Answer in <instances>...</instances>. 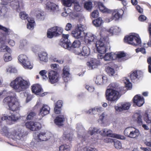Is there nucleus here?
<instances>
[{"instance_id":"nucleus-1","label":"nucleus","mask_w":151,"mask_h":151,"mask_svg":"<svg viewBox=\"0 0 151 151\" xmlns=\"http://www.w3.org/2000/svg\"><path fill=\"white\" fill-rule=\"evenodd\" d=\"M4 104L8 105L10 109L13 111L11 116L4 115L1 117L0 124L2 121L6 120L9 124H12V122L16 121L20 117L19 111L21 108L20 102L15 93L13 96H8L5 98L3 101Z\"/></svg>"},{"instance_id":"nucleus-2","label":"nucleus","mask_w":151,"mask_h":151,"mask_svg":"<svg viewBox=\"0 0 151 151\" xmlns=\"http://www.w3.org/2000/svg\"><path fill=\"white\" fill-rule=\"evenodd\" d=\"M30 85L28 81L24 79L21 77H17L12 81L10 86L17 92H20L26 89Z\"/></svg>"},{"instance_id":"nucleus-3","label":"nucleus","mask_w":151,"mask_h":151,"mask_svg":"<svg viewBox=\"0 0 151 151\" xmlns=\"http://www.w3.org/2000/svg\"><path fill=\"white\" fill-rule=\"evenodd\" d=\"M117 85L114 83L110 84L105 92L106 99L111 102H116L120 97L119 92L116 90Z\"/></svg>"},{"instance_id":"nucleus-4","label":"nucleus","mask_w":151,"mask_h":151,"mask_svg":"<svg viewBox=\"0 0 151 151\" xmlns=\"http://www.w3.org/2000/svg\"><path fill=\"white\" fill-rule=\"evenodd\" d=\"M0 132L3 135L17 142L19 140H22L24 137L21 130H14L9 132L8 129L6 127L1 129Z\"/></svg>"},{"instance_id":"nucleus-5","label":"nucleus","mask_w":151,"mask_h":151,"mask_svg":"<svg viewBox=\"0 0 151 151\" xmlns=\"http://www.w3.org/2000/svg\"><path fill=\"white\" fill-rule=\"evenodd\" d=\"M124 41L133 46H140L141 44V41L139 35L134 33H132L129 35L125 37Z\"/></svg>"},{"instance_id":"nucleus-6","label":"nucleus","mask_w":151,"mask_h":151,"mask_svg":"<svg viewBox=\"0 0 151 151\" xmlns=\"http://www.w3.org/2000/svg\"><path fill=\"white\" fill-rule=\"evenodd\" d=\"M50 136L44 132H40L34 137V138L31 142L32 145L36 146L39 142L46 141L50 139Z\"/></svg>"},{"instance_id":"nucleus-7","label":"nucleus","mask_w":151,"mask_h":151,"mask_svg":"<svg viewBox=\"0 0 151 151\" xmlns=\"http://www.w3.org/2000/svg\"><path fill=\"white\" fill-rule=\"evenodd\" d=\"M124 135L132 139H136L139 136L140 132L139 130L133 127H129L124 130Z\"/></svg>"},{"instance_id":"nucleus-8","label":"nucleus","mask_w":151,"mask_h":151,"mask_svg":"<svg viewBox=\"0 0 151 151\" xmlns=\"http://www.w3.org/2000/svg\"><path fill=\"white\" fill-rule=\"evenodd\" d=\"M86 29V26L84 25L78 24L76 29L72 32L73 36L76 39L83 37L85 34L84 31Z\"/></svg>"},{"instance_id":"nucleus-9","label":"nucleus","mask_w":151,"mask_h":151,"mask_svg":"<svg viewBox=\"0 0 151 151\" xmlns=\"http://www.w3.org/2000/svg\"><path fill=\"white\" fill-rule=\"evenodd\" d=\"M99 133L103 136H108L122 140H124L126 139V137L120 134H114L111 130L108 129H103L99 131Z\"/></svg>"},{"instance_id":"nucleus-10","label":"nucleus","mask_w":151,"mask_h":151,"mask_svg":"<svg viewBox=\"0 0 151 151\" xmlns=\"http://www.w3.org/2000/svg\"><path fill=\"white\" fill-rule=\"evenodd\" d=\"M105 44L109 45V43L106 42V40L104 39L102 37L95 43L97 50L99 53L104 54L106 52L107 48L105 45Z\"/></svg>"},{"instance_id":"nucleus-11","label":"nucleus","mask_w":151,"mask_h":151,"mask_svg":"<svg viewBox=\"0 0 151 151\" xmlns=\"http://www.w3.org/2000/svg\"><path fill=\"white\" fill-rule=\"evenodd\" d=\"M63 29L59 27H54L48 29L47 32V37L52 38L54 36H58L63 32Z\"/></svg>"},{"instance_id":"nucleus-12","label":"nucleus","mask_w":151,"mask_h":151,"mask_svg":"<svg viewBox=\"0 0 151 151\" xmlns=\"http://www.w3.org/2000/svg\"><path fill=\"white\" fill-rule=\"evenodd\" d=\"M83 37L85 42L87 44H94L99 40L96 36L90 32L85 33Z\"/></svg>"},{"instance_id":"nucleus-13","label":"nucleus","mask_w":151,"mask_h":151,"mask_svg":"<svg viewBox=\"0 0 151 151\" xmlns=\"http://www.w3.org/2000/svg\"><path fill=\"white\" fill-rule=\"evenodd\" d=\"M124 13V11L122 9L115 10L112 13V17L106 19L105 22L108 23L114 19L115 21L118 20L122 17Z\"/></svg>"},{"instance_id":"nucleus-14","label":"nucleus","mask_w":151,"mask_h":151,"mask_svg":"<svg viewBox=\"0 0 151 151\" xmlns=\"http://www.w3.org/2000/svg\"><path fill=\"white\" fill-rule=\"evenodd\" d=\"M69 35L63 34L62 38L59 43V44L62 47L65 49H67L69 50H72V47L70 40L68 39Z\"/></svg>"},{"instance_id":"nucleus-15","label":"nucleus","mask_w":151,"mask_h":151,"mask_svg":"<svg viewBox=\"0 0 151 151\" xmlns=\"http://www.w3.org/2000/svg\"><path fill=\"white\" fill-rule=\"evenodd\" d=\"M45 8L48 10L55 13H58L60 11L58 5L50 1H48L45 4Z\"/></svg>"},{"instance_id":"nucleus-16","label":"nucleus","mask_w":151,"mask_h":151,"mask_svg":"<svg viewBox=\"0 0 151 151\" xmlns=\"http://www.w3.org/2000/svg\"><path fill=\"white\" fill-rule=\"evenodd\" d=\"M48 81L51 84L58 82L59 80V75L56 71L50 70L48 73Z\"/></svg>"},{"instance_id":"nucleus-17","label":"nucleus","mask_w":151,"mask_h":151,"mask_svg":"<svg viewBox=\"0 0 151 151\" xmlns=\"http://www.w3.org/2000/svg\"><path fill=\"white\" fill-rule=\"evenodd\" d=\"M32 91L33 93L40 96H43L47 95V93L43 92L41 86L38 84L33 85L31 87Z\"/></svg>"},{"instance_id":"nucleus-18","label":"nucleus","mask_w":151,"mask_h":151,"mask_svg":"<svg viewBox=\"0 0 151 151\" xmlns=\"http://www.w3.org/2000/svg\"><path fill=\"white\" fill-rule=\"evenodd\" d=\"M76 128L77 130L78 137L82 142L85 141L86 134L84 128L80 124H77Z\"/></svg>"},{"instance_id":"nucleus-19","label":"nucleus","mask_w":151,"mask_h":151,"mask_svg":"<svg viewBox=\"0 0 151 151\" xmlns=\"http://www.w3.org/2000/svg\"><path fill=\"white\" fill-rule=\"evenodd\" d=\"M25 125L27 128L32 131L38 130L41 127V124L37 122H28L26 123Z\"/></svg>"},{"instance_id":"nucleus-20","label":"nucleus","mask_w":151,"mask_h":151,"mask_svg":"<svg viewBox=\"0 0 151 151\" xmlns=\"http://www.w3.org/2000/svg\"><path fill=\"white\" fill-rule=\"evenodd\" d=\"M32 13L39 20H43L45 19V13L44 11L41 9H35L32 11Z\"/></svg>"},{"instance_id":"nucleus-21","label":"nucleus","mask_w":151,"mask_h":151,"mask_svg":"<svg viewBox=\"0 0 151 151\" xmlns=\"http://www.w3.org/2000/svg\"><path fill=\"white\" fill-rule=\"evenodd\" d=\"M131 106L129 103H122L118 104L117 106H115V110L118 111H121L123 110H127Z\"/></svg>"},{"instance_id":"nucleus-22","label":"nucleus","mask_w":151,"mask_h":151,"mask_svg":"<svg viewBox=\"0 0 151 151\" xmlns=\"http://www.w3.org/2000/svg\"><path fill=\"white\" fill-rule=\"evenodd\" d=\"M100 64V62L96 59H92L87 63V66L90 70L97 68Z\"/></svg>"},{"instance_id":"nucleus-23","label":"nucleus","mask_w":151,"mask_h":151,"mask_svg":"<svg viewBox=\"0 0 151 151\" xmlns=\"http://www.w3.org/2000/svg\"><path fill=\"white\" fill-rule=\"evenodd\" d=\"M142 73L139 70H135L132 71L130 74L131 80L134 82L139 79L142 76Z\"/></svg>"},{"instance_id":"nucleus-24","label":"nucleus","mask_w":151,"mask_h":151,"mask_svg":"<svg viewBox=\"0 0 151 151\" xmlns=\"http://www.w3.org/2000/svg\"><path fill=\"white\" fill-rule=\"evenodd\" d=\"M100 131L99 129L95 127H90L87 131V135L89 134L91 136L93 135L95 136L93 140L96 141L98 138V137L96 134Z\"/></svg>"},{"instance_id":"nucleus-25","label":"nucleus","mask_w":151,"mask_h":151,"mask_svg":"<svg viewBox=\"0 0 151 151\" xmlns=\"http://www.w3.org/2000/svg\"><path fill=\"white\" fill-rule=\"evenodd\" d=\"M133 101L134 103L138 106H142L144 103V99L143 97L138 95L134 96Z\"/></svg>"},{"instance_id":"nucleus-26","label":"nucleus","mask_w":151,"mask_h":151,"mask_svg":"<svg viewBox=\"0 0 151 151\" xmlns=\"http://www.w3.org/2000/svg\"><path fill=\"white\" fill-rule=\"evenodd\" d=\"M39 60L40 62L47 63L48 61V54L45 52L43 51L38 54Z\"/></svg>"},{"instance_id":"nucleus-27","label":"nucleus","mask_w":151,"mask_h":151,"mask_svg":"<svg viewBox=\"0 0 151 151\" xmlns=\"http://www.w3.org/2000/svg\"><path fill=\"white\" fill-rule=\"evenodd\" d=\"M69 68L67 66H65L63 69V77L64 81L68 82L70 79V73Z\"/></svg>"},{"instance_id":"nucleus-28","label":"nucleus","mask_w":151,"mask_h":151,"mask_svg":"<svg viewBox=\"0 0 151 151\" xmlns=\"http://www.w3.org/2000/svg\"><path fill=\"white\" fill-rule=\"evenodd\" d=\"M50 108L47 105H44L40 110L39 115L42 116L47 115L50 113Z\"/></svg>"},{"instance_id":"nucleus-29","label":"nucleus","mask_w":151,"mask_h":151,"mask_svg":"<svg viewBox=\"0 0 151 151\" xmlns=\"http://www.w3.org/2000/svg\"><path fill=\"white\" fill-rule=\"evenodd\" d=\"M107 78L105 76L99 75L96 76L95 82L98 85H101L107 82Z\"/></svg>"},{"instance_id":"nucleus-30","label":"nucleus","mask_w":151,"mask_h":151,"mask_svg":"<svg viewBox=\"0 0 151 151\" xmlns=\"http://www.w3.org/2000/svg\"><path fill=\"white\" fill-rule=\"evenodd\" d=\"M113 28L112 27L108 29L105 28H102L100 32V36L103 37V35H105L106 34H108V33L110 34L111 35H113Z\"/></svg>"},{"instance_id":"nucleus-31","label":"nucleus","mask_w":151,"mask_h":151,"mask_svg":"<svg viewBox=\"0 0 151 151\" xmlns=\"http://www.w3.org/2000/svg\"><path fill=\"white\" fill-rule=\"evenodd\" d=\"M11 6L17 11L19 12L23 8V4L22 2L12 1L11 4Z\"/></svg>"},{"instance_id":"nucleus-32","label":"nucleus","mask_w":151,"mask_h":151,"mask_svg":"<svg viewBox=\"0 0 151 151\" xmlns=\"http://www.w3.org/2000/svg\"><path fill=\"white\" fill-rule=\"evenodd\" d=\"M65 118L63 115H60L56 118L55 119V123L58 126H62L63 124Z\"/></svg>"},{"instance_id":"nucleus-33","label":"nucleus","mask_w":151,"mask_h":151,"mask_svg":"<svg viewBox=\"0 0 151 151\" xmlns=\"http://www.w3.org/2000/svg\"><path fill=\"white\" fill-rule=\"evenodd\" d=\"M116 55L115 53L111 52L106 53L104 55V60L105 61H111L116 59Z\"/></svg>"},{"instance_id":"nucleus-34","label":"nucleus","mask_w":151,"mask_h":151,"mask_svg":"<svg viewBox=\"0 0 151 151\" xmlns=\"http://www.w3.org/2000/svg\"><path fill=\"white\" fill-rule=\"evenodd\" d=\"M86 144L85 145L86 146L83 148L84 151H98L97 149L91 145L90 143L87 141L86 142Z\"/></svg>"},{"instance_id":"nucleus-35","label":"nucleus","mask_w":151,"mask_h":151,"mask_svg":"<svg viewBox=\"0 0 151 151\" xmlns=\"http://www.w3.org/2000/svg\"><path fill=\"white\" fill-rule=\"evenodd\" d=\"M98 5L101 12L106 13H109L111 12V10L105 7L102 3L99 2L98 3Z\"/></svg>"},{"instance_id":"nucleus-36","label":"nucleus","mask_w":151,"mask_h":151,"mask_svg":"<svg viewBox=\"0 0 151 151\" xmlns=\"http://www.w3.org/2000/svg\"><path fill=\"white\" fill-rule=\"evenodd\" d=\"M28 23L27 24V29L32 30L34 28V26L35 24V21L33 18L29 17L27 19Z\"/></svg>"},{"instance_id":"nucleus-37","label":"nucleus","mask_w":151,"mask_h":151,"mask_svg":"<svg viewBox=\"0 0 151 151\" xmlns=\"http://www.w3.org/2000/svg\"><path fill=\"white\" fill-rule=\"evenodd\" d=\"M145 121L147 123L149 124L151 122V111H146L144 115Z\"/></svg>"},{"instance_id":"nucleus-38","label":"nucleus","mask_w":151,"mask_h":151,"mask_svg":"<svg viewBox=\"0 0 151 151\" xmlns=\"http://www.w3.org/2000/svg\"><path fill=\"white\" fill-rule=\"evenodd\" d=\"M18 60L20 63L22 64L29 59L26 55L21 54L18 56Z\"/></svg>"},{"instance_id":"nucleus-39","label":"nucleus","mask_w":151,"mask_h":151,"mask_svg":"<svg viewBox=\"0 0 151 151\" xmlns=\"http://www.w3.org/2000/svg\"><path fill=\"white\" fill-rule=\"evenodd\" d=\"M22 65L23 68L26 69H31L33 66V64L31 63L29 60L23 63Z\"/></svg>"},{"instance_id":"nucleus-40","label":"nucleus","mask_w":151,"mask_h":151,"mask_svg":"<svg viewBox=\"0 0 151 151\" xmlns=\"http://www.w3.org/2000/svg\"><path fill=\"white\" fill-rule=\"evenodd\" d=\"M20 44L19 46V48L22 50H24L25 47L27 44V41L24 39L21 40L19 42Z\"/></svg>"},{"instance_id":"nucleus-41","label":"nucleus","mask_w":151,"mask_h":151,"mask_svg":"<svg viewBox=\"0 0 151 151\" xmlns=\"http://www.w3.org/2000/svg\"><path fill=\"white\" fill-rule=\"evenodd\" d=\"M70 147L67 144H63L59 147V151H70Z\"/></svg>"},{"instance_id":"nucleus-42","label":"nucleus","mask_w":151,"mask_h":151,"mask_svg":"<svg viewBox=\"0 0 151 151\" xmlns=\"http://www.w3.org/2000/svg\"><path fill=\"white\" fill-rule=\"evenodd\" d=\"M103 23V21L101 17L93 21V24L96 27L100 26Z\"/></svg>"},{"instance_id":"nucleus-43","label":"nucleus","mask_w":151,"mask_h":151,"mask_svg":"<svg viewBox=\"0 0 151 151\" xmlns=\"http://www.w3.org/2000/svg\"><path fill=\"white\" fill-rule=\"evenodd\" d=\"M75 0H62L63 4L65 6L69 7L71 6L72 3H73Z\"/></svg>"},{"instance_id":"nucleus-44","label":"nucleus","mask_w":151,"mask_h":151,"mask_svg":"<svg viewBox=\"0 0 151 151\" xmlns=\"http://www.w3.org/2000/svg\"><path fill=\"white\" fill-rule=\"evenodd\" d=\"M73 3L74 10L77 12H80L82 9V5L79 4L76 0H75V1Z\"/></svg>"},{"instance_id":"nucleus-45","label":"nucleus","mask_w":151,"mask_h":151,"mask_svg":"<svg viewBox=\"0 0 151 151\" xmlns=\"http://www.w3.org/2000/svg\"><path fill=\"white\" fill-rule=\"evenodd\" d=\"M106 71L110 76H114L115 74V72L114 69L110 66L106 67Z\"/></svg>"},{"instance_id":"nucleus-46","label":"nucleus","mask_w":151,"mask_h":151,"mask_svg":"<svg viewBox=\"0 0 151 151\" xmlns=\"http://www.w3.org/2000/svg\"><path fill=\"white\" fill-rule=\"evenodd\" d=\"M82 56H87L90 53L89 48L86 46L83 47L82 48Z\"/></svg>"},{"instance_id":"nucleus-47","label":"nucleus","mask_w":151,"mask_h":151,"mask_svg":"<svg viewBox=\"0 0 151 151\" xmlns=\"http://www.w3.org/2000/svg\"><path fill=\"white\" fill-rule=\"evenodd\" d=\"M136 114L137 116V124L139 125H141L143 123L142 119V114L141 113H137Z\"/></svg>"},{"instance_id":"nucleus-48","label":"nucleus","mask_w":151,"mask_h":151,"mask_svg":"<svg viewBox=\"0 0 151 151\" xmlns=\"http://www.w3.org/2000/svg\"><path fill=\"white\" fill-rule=\"evenodd\" d=\"M123 81L125 84V86L127 89H130L132 88V84L131 83L129 82V79L124 78H123Z\"/></svg>"},{"instance_id":"nucleus-49","label":"nucleus","mask_w":151,"mask_h":151,"mask_svg":"<svg viewBox=\"0 0 151 151\" xmlns=\"http://www.w3.org/2000/svg\"><path fill=\"white\" fill-rule=\"evenodd\" d=\"M3 59L4 62H7L12 60V57L10 54L6 53L4 55Z\"/></svg>"},{"instance_id":"nucleus-50","label":"nucleus","mask_w":151,"mask_h":151,"mask_svg":"<svg viewBox=\"0 0 151 151\" xmlns=\"http://www.w3.org/2000/svg\"><path fill=\"white\" fill-rule=\"evenodd\" d=\"M84 7L88 10H91L93 7L92 3L91 1L86 2L84 4Z\"/></svg>"},{"instance_id":"nucleus-51","label":"nucleus","mask_w":151,"mask_h":151,"mask_svg":"<svg viewBox=\"0 0 151 151\" xmlns=\"http://www.w3.org/2000/svg\"><path fill=\"white\" fill-rule=\"evenodd\" d=\"M0 30H1L8 35L12 34L13 31L9 28H7L0 24Z\"/></svg>"},{"instance_id":"nucleus-52","label":"nucleus","mask_w":151,"mask_h":151,"mask_svg":"<svg viewBox=\"0 0 151 151\" xmlns=\"http://www.w3.org/2000/svg\"><path fill=\"white\" fill-rule=\"evenodd\" d=\"M6 71L10 73H16L17 72V69L14 66H9L6 68Z\"/></svg>"},{"instance_id":"nucleus-53","label":"nucleus","mask_w":151,"mask_h":151,"mask_svg":"<svg viewBox=\"0 0 151 151\" xmlns=\"http://www.w3.org/2000/svg\"><path fill=\"white\" fill-rule=\"evenodd\" d=\"M12 92L11 91L8 92L7 90H4L0 92V99H2L4 96L11 94Z\"/></svg>"},{"instance_id":"nucleus-54","label":"nucleus","mask_w":151,"mask_h":151,"mask_svg":"<svg viewBox=\"0 0 151 151\" xmlns=\"http://www.w3.org/2000/svg\"><path fill=\"white\" fill-rule=\"evenodd\" d=\"M63 137L69 139V141H71L72 140L73 138V134L72 133H70L67 132H65L63 134Z\"/></svg>"},{"instance_id":"nucleus-55","label":"nucleus","mask_w":151,"mask_h":151,"mask_svg":"<svg viewBox=\"0 0 151 151\" xmlns=\"http://www.w3.org/2000/svg\"><path fill=\"white\" fill-rule=\"evenodd\" d=\"M47 73V71L45 70H41L39 72V74L42 77L44 80H46L48 79V77L46 75Z\"/></svg>"},{"instance_id":"nucleus-56","label":"nucleus","mask_w":151,"mask_h":151,"mask_svg":"<svg viewBox=\"0 0 151 151\" xmlns=\"http://www.w3.org/2000/svg\"><path fill=\"white\" fill-rule=\"evenodd\" d=\"M80 42L78 40L75 41L73 43L72 45H71L70 47H72V50L73 47L75 48L79 47L81 45Z\"/></svg>"},{"instance_id":"nucleus-57","label":"nucleus","mask_w":151,"mask_h":151,"mask_svg":"<svg viewBox=\"0 0 151 151\" xmlns=\"http://www.w3.org/2000/svg\"><path fill=\"white\" fill-rule=\"evenodd\" d=\"M24 95L26 96V102L28 103L30 101L33 97V95L29 93L25 92L24 93Z\"/></svg>"},{"instance_id":"nucleus-58","label":"nucleus","mask_w":151,"mask_h":151,"mask_svg":"<svg viewBox=\"0 0 151 151\" xmlns=\"http://www.w3.org/2000/svg\"><path fill=\"white\" fill-rule=\"evenodd\" d=\"M114 146L115 148L117 149H120L122 147L121 143L118 140H116L114 142Z\"/></svg>"},{"instance_id":"nucleus-59","label":"nucleus","mask_w":151,"mask_h":151,"mask_svg":"<svg viewBox=\"0 0 151 151\" xmlns=\"http://www.w3.org/2000/svg\"><path fill=\"white\" fill-rule=\"evenodd\" d=\"M115 55H116V59L117 58H121L125 56V53L122 52H118L115 53Z\"/></svg>"},{"instance_id":"nucleus-60","label":"nucleus","mask_w":151,"mask_h":151,"mask_svg":"<svg viewBox=\"0 0 151 151\" xmlns=\"http://www.w3.org/2000/svg\"><path fill=\"white\" fill-rule=\"evenodd\" d=\"M143 142L146 146L151 147V138L147 137L143 140Z\"/></svg>"},{"instance_id":"nucleus-61","label":"nucleus","mask_w":151,"mask_h":151,"mask_svg":"<svg viewBox=\"0 0 151 151\" xmlns=\"http://www.w3.org/2000/svg\"><path fill=\"white\" fill-rule=\"evenodd\" d=\"M73 52L76 55L82 56V49L80 48L79 47L75 48L73 50Z\"/></svg>"},{"instance_id":"nucleus-62","label":"nucleus","mask_w":151,"mask_h":151,"mask_svg":"<svg viewBox=\"0 0 151 151\" xmlns=\"http://www.w3.org/2000/svg\"><path fill=\"white\" fill-rule=\"evenodd\" d=\"M5 41V43L6 42H7L9 45L11 46H14L15 45V42L14 41L10 39H6L4 40Z\"/></svg>"},{"instance_id":"nucleus-63","label":"nucleus","mask_w":151,"mask_h":151,"mask_svg":"<svg viewBox=\"0 0 151 151\" xmlns=\"http://www.w3.org/2000/svg\"><path fill=\"white\" fill-rule=\"evenodd\" d=\"M19 16L20 18L22 19H25L28 18V16L27 14L24 12H20Z\"/></svg>"},{"instance_id":"nucleus-64","label":"nucleus","mask_w":151,"mask_h":151,"mask_svg":"<svg viewBox=\"0 0 151 151\" xmlns=\"http://www.w3.org/2000/svg\"><path fill=\"white\" fill-rule=\"evenodd\" d=\"M35 113L32 111L29 112L28 114L27 117V120L32 119L33 117L35 116Z\"/></svg>"}]
</instances>
